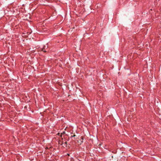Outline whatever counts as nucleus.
Masks as SVG:
<instances>
[{
  "mask_svg": "<svg viewBox=\"0 0 161 161\" xmlns=\"http://www.w3.org/2000/svg\"><path fill=\"white\" fill-rule=\"evenodd\" d=\"M75 136H76V135H74L73 136H71L70 137V138H71L72 137H75Z\"/></svg>",
  "mask_w": 161,
  "mask_h": 161,
  "instance_id": "20e7f679",
  "label": "nucleus"
},
{
  "mask_svg": "<svg viewBox=\"0 0 161 161\" xmlns=\"http://www.w3.org/2000/svg\"><path fill=\"white\" fill-rule=\"evenodd\" d=\"M64 143H65V144H67V142H64Z\"/></svg>",
  "mask_w": 161,
  "mask_h": 161,
  "instance_id": "39448f33",
  "label": "nucleus"
},
{
  "mask_svg": "<svg viewBox=\"0 0 161 161\" xmlns=\"http://www.w3.org/2000/svg\"><path fill=\"white\" fill-rule=\"evenodd\" d=\"M48 48V46L47 45H44L42 49V51L44 52H46L47 51L45 50L46 49H47Z\"/></svg>",
  "mask_w": 161,
  "mask_h": 161,
  "instance_id": "f257e3e1",
  "label": "nucleus"
},
{
  "mask_svg": "<svg viewBox=\"0 0 161 161\" xmlns=\"http://www.w3.org/2000/svg\"><path fill=\"white\" fill-rule=\"evenodd\" d=\"M65 134V131H63V132H62L61 134V135H60V136L61 137L62 136V135H63L64 134Z\"/></svg>",
  "mask_w": 161,
  "mask_h": 161,
  "instance_id": "7ed1b4c3",
  "label": "nucleus"
},
{
  "mask_svg": "<svg viewBox=\"0 0 161 161\" xmlns=\"http://www.w3.org/2000/svg\"><path fill=\"white\" fill-rule=\"evenodd\" d=\"M80 138H81V139H80V141L81 142V143H82L83 142V140H84V138H83V136H81L80 137ZM81 143H80V144H81Z\"/></svg>",
  "mask_w": 161,
  "mask_h": 161,
  "instance_id": "f03ea898",
  "label": "nucleus"
},
{
  "mask_svg": "<svg viewBox=\"0 0 161 161\" xmlns=\"http://www.w3.org/2000/svg\"><path fill=\"white\" fill-rule=\"evenodd\" d=\"M59 134H60L59 133H58V135H59Z\"/></svg>",
  "mask_w": 161,
  "mask_h": 161,
  "instance_id": "423d86ee",
  "label": "nucleus"
}]
</instances>
